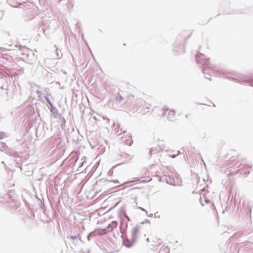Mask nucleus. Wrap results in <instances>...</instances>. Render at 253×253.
I'll return each instance as SVG.
<instances>
[{
  "label": "nucleus",
  "instance_id": "obj_1",
  "mask_svg": "<svg viewBox=\"0 0 253 253\" xmlns=\"http://www.w3.org/2000/svg\"><path fill=\"white\" fill-rule=\"evenodd\" d=\"M166 115L167 116L168 119L171 121L175 120V113L173 110H168Z\"/></svg>",
  "mask_w": 253,
  "mask_h": 253
},
{
  "label": "nucleus",
  "instance_id": "obj_3",
  "mask_svg": "<svg viewBox=\"0 0 253 253\" xmlns=\"http://www.w3.org/2000/svg\"><path fill=\"white\" fill-rule=\"evenodd\" d=\"M117 100H122V99H123V98H122V96H118V97H117Z\"/></svg>",
  "mask_w": 253,
  "mask_h": 253
},
{
  "label": "nucleus",
  "instance_id": "obj_4",
  "mask_svg": "<svg viewBox=\"0 0 253 253\" xmlns=\"http://www.w3.org/2000/svg\"><path fill=\"white\" fill-rule=\"evenodd\" d=\"M132 141L130 140L129 142L127 143L128 145H130L132 143Z\"/></svg>",
  "mask_w": 253,
  "mask_h": 253
},
{
  "label": "nucleus",
  "instance_id": "obj_6",
  "mask_svg": "<svg viewBox=\"0 0 253 253\" xmlns=\"http://www.w3.org/2000/svg\"><path fill=\"white\" fill-rule=\"evenodd\" d=\"M188 116H189V115H186V116H185V117H186V118H187V117H188Z\"/></svg>",
  "mask_w": 253,
  "mask_h": 253
},
{
  "label": "nucleus",
  "instance_id": "obj_5",
  "mask_svg": "<svg viewBox=\"0 0 253 253\" xmlns=\"http://www.w3.org/2000/svg\"><path fill=\"white\" fill-rule=\"evenodd\" d=\"M201 204H202V205L203 206L204 205V204H203V200H201Z\"/></svg>",
  "mask_w": 253,
  "mask_h": 253
},
{
  "label": "nucleus",
  "instance_id": "obj_2",
  "mask_svg": "<svg viewBox=\"0 0 253 253\" xmlns=\"http://www.w3.org/2000/svg\"><path fill=\"white\" fill-rule=\"evenodd\" d=\"M157 240H158L157 242H158L159 246L162 245V247H161V249H163V250H164V251H167V250H168L167 247L164 246V245L163 244V242L160 239H159Z\"/></svg>",
  "mask_w": 253,
  "mask_h": 253
}]
</instances>
